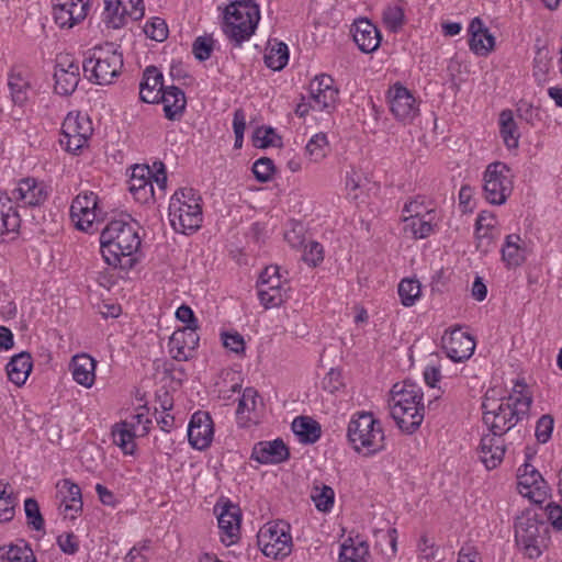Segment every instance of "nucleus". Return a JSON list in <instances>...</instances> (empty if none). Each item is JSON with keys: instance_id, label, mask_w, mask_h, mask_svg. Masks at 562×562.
I'll return each instance as SVG.
<instances>
[{"instance_id": "a18cd8bd", "label": "nucleus", "mask_w": 562, "mask_h": 562, "mask_svg": "<svg viewBox=\"0 0 562 562\" xmlns=\"http://www.w3.org/2000/svg\"><path fill=\"white\" fill-rule=\"evenodd\" d=\"M311 497L318 510L329 512L334 505L335 492L330 486L323 484L321 487L314 486Z\"/></svg>"}, {"instance_id": "5701e85b", "label": "nucleus", "mask_w": 562, "mask_h": 562, "mask_svg": "<svg viewBox=\"0 0 562 562\" xmlns=\"http://www.w3.org/2000/svg\"><path fill=\"white\" fill-rule=\"evenodd\" d=\"M165 89L164 76L158 68L155 66L146 67L139 83V100L145 103H158Z\"/></svg>"}, {"instance_id": "49530a36", "label": "nucleus", "mask_w": 562, "mask_h": 562, "mask_svg": "<svg viewBox=\"0 0 562 562\" xmlns=\"http://www.w3.org/2000/svg\"><path fill=\"white\" fill-rule=\"evenodd\" d=\"M114 442L123 450L125 454H133L135 449V434L128 428L127 423L122 424V428L113 430Z\"/></svg>"}, {"instance_id": "e433bc0d", "label": "nucleus", "mask_w": 562, "mask_h": 562, "mask_svg": "<svg viewBox=\"0 0 562 562\" xmlns=\"http://www.w3.org/2000/svg\"><path fill=\"white\" fill-rule=\"evenodd\" d=\"M58 492L63 495L61 504L64 512L74 510L80 513L82 510V495L80 487L69 479H64L57 484Z\"/></svg>"}, {"instance_id": "f03ea898", "label": "nucleus", "mask_w": 562, "mask_h": 562, "mask_svg": "<svg viewBox=\"0 0 562 562\" xmlns=\"http://www.w3.org/2000/svg\"><path fill=\"white\" fill-rule=\"evenodd\" d=\"M519 396L509 395L503 398L499 403L496 400H491L486 394L483 398L482 420L487 427L488 434L504 438L515 425L529 416L532 404L531 395H522L519 391Z\"/></svg>"}, {"instance_id": "423d86ee", "label": "nucleus", "mask_w": 562, "mask_h": 562, "mask_svg": "<svg viewBox=\"0 0 562 562\" xmlns=\"http://www.w3.org/2000/svg\"><path fill=\"white\" fill-rule=\"evenodd\" d=\"M123 54L113 43L94 47L91 57L86 58L82 69L86 77L97 85H109L121 75L123 68Z\"/></svg>"}, {"instance_id": "0eeeda50", "label": "nucleus", "mask_w": 562, "mask_h": 562, "mask_svg": "<svg viewBox=\"0 0 562 562\" xmlns=\"http://www.w3.org/2000/svg\"><path fill=\"white\" fill-rule=\"evenodd\" d=\"M257 542L268 558L278 560L288 557L292 551L290 525L282 520L267 524L259 530Z\"/></svg>"}, {"instance_id": "cd10ccee", "label": "nucleus", "mask_w": 562, "mask_h": 562, "mask_svg": "<svg viewBox=\"0 0 562 562\" xmlns=\"http://www.w3.org/2000/svg\"><path fill=\"white\" fill-rule=\"evenodd\" d=\"M8 88L14 105L23 106L29 100L31 82L27 71L13 67L8 74Z\"/></svg>"}, {"instance_id": "412c9836", "label": "nucleus", "mask_w": 562, "mask_h": 562, "mask_svg": "<svg viewBox=\"0 0 562 562\" xmlns=\"http://www.w3.org/2000/svg\"><path fill=\"white\" fill-rule=\"evenodd\" d=\"M214 510L217 513L218 528L231 539L228 544L234 543V538L239 535L241 522L239 506L227 501L223 505L216 504Z\"/></svg>"}, {"instance_id": "4d7b16f0", "label": "nucleus", "mask_w": 562, "mask_h": 562, "mask_svg": "<svg viewBox=\"0 0 562 562\" xmlns=\"http://www.w3.org/2000/svg\"><path fill=\"white\" fill-rule=\"evenodd\" d=\"M221 339L223 346L231 351L240 355L245 352V340L244 337L237 331H222Z\"/></svg>"}, {"instance_id": "a878e982", "label": "nucleus", "mask_w": 562, "mask_h": 562, "mask_svg": "<svg viewBox=\"0 0 562 562\" xmlns=\"http://www.w3.org/2000/svg\"><path fill=\"white\" fill-rule=\"evenodd\" d=\"M424 409V406H391V416L402 431L411 435L420 427Z\"/></svg>"}, {"instance_id": "aec40b11", "label": "nucleus", "mask_w": 562, "mask_h": 562, "mask_svg": "<svg viewBox=\"0 0 562 562\" xmlns=\"http://www.w3.org/2000/svg\"><path fill=\"white\" fill-rule=\"evenodd\" d=\"M54 79V90L57 94L71 95L80 81L79 65L72 60L58 63L55 67Z\"/></svg>"}, {"instance_id": "6e6d98bb", "label": "nucleus", "mask_w": 562, "mask_h": 562, "mask_svg": "<svg viewBox=\"0 0 562 562\" xmlns=\"http://www.w3.org/2000/svg\"><path fill=\"white\" fill-rule=\"evenodd\" d=\"M339 91L334 86L327 90H324L319 93L318 99H311L313 103H315L316 108L321 111L326 110L330 111L335 109L337 100H338Z\"/></svg>"}, {"instance_id": "8fccbe9b", "label": "nucleus", "mask_w": 562, "mask_h": 562, "mask_svg": "<svg viewBox=\"0 0 562 562\" xmlns=\"http://www.w3.org/2000/svg\"><path fill=\"white\" fill-rule=\"evenodd\" d=\"M145 34L156 42H164L168 37V26L164 19L155 16L144 26Z\"/></svg>"}, {"instance_id": "338daca9", "label": "nucleus", "mask_w": 562, "mask_h": 562, "mask_svg": "<svg viewBox=\"0 0 562 562\" xmlns=\"http://www.w3.org/2000/svg\"><path fill=\"white\" fill-rule=\"evenodd\" d=\"M63 138L60 139V144L65 146V149L69 153L76 154L87 143L88 138L72 134L69 132H61Z\"/></svg>"}, {"instance_id": "f3484780", "label": "nucleus", "mask_w": 562, "mask_h": 562, "mask_svg": "<svg viewBox=\"0 0 562 562\" xmlns=\"http://www.w3.org/2000/svg\"><path fill=\"white\" fill-rule=\"evenodd\" d=\"M12 200L21 201L27 206H38L48 198L47 186L34 178L20 180L18 187L11 191Z\"/></svg>"}, {"instance_id": "9b49d317", "label": "nucleus", "mask_w": 562, "mask_h": 562, "mask_svg": "<svg viewBox=\"0 0 562 562\" xmlns=\"http://www.w3.org/2000/svg\"><path fill=\"white\" fill-rule=\"evenodd\" d=\"M441 345L447 357L454 362L468 360L475 349L474 338L459 328L450 333L446 331L441 338Z\"/></svg>"}, {"instance_id": "0e129e2a", "label": "nucleus", "mask_w": 562, "mask_h": 562, "mask_svg": "<svg viewBox=\"0 0 562 562\" xmlns=\"http://www.w3.org/2000/svg\"><path fill=\"white\" fill-rule=\"evenodd\" d=\"M323 389L329 393H335L344 386L342 374L338 369H330L322 381Z\"/></svg>"}, {"instance_id": "2f4dec72", "label": "nucleus", "mask_w": 562, "mask_h": 562, "mask_svg": "<svg viewBox=\"0 0 562 562\" xmlns=\"http://www.w3.org/2000/svg\"><path fill=\"white\" fill-rule=\"evenodd\" d=\"M21 225V217L12 205V198L4 191H0V236L15 233Z\"/></svg>"}, {"instance_id": "f704fd0d", "label": "nucleus", "mask_w": 562, "mask_h": 562, "mask_svg": "<svg viewBox=\"0 0 562 562\" xmlns=\"http://www.w3.org/2000/svg\"><path fill=\"white\" fill-rule=\"evenodd\" d=\"M369 544L367 541L356 537H349L340 546L339 562H368Z\"/></svg>"}, {"instance_id": "4c0bfd02", "label": "nucleus", "mask_w": 562, "mask_h": 562, "mask_svg": "<svg viewBox=\"0 0 562 562\" xmlns=\"http://www.w3.org/2000/svg\"><path fill=\"white\" fill-rule=\"evenodd\" d=\"M499 133L508 149L518 147L520 135L510 110H503L499 114Z\"/></svg>"}, {"instance_id": "c756f323", "label": "nucleus", "mask_w": 562, "mask_h": 562, "mask_svg": "<svg viewBox=\"0 0 562 562\" xmlns=\"http://www.w3.org/2000/svg\"><path fill=\"white\" fill-rule=\"evenodd\" d=\"M70 369L74 380L85 386L91 387L94 383L95 360L89 355H76L72 357Z\"/></svg>"}, {"instance_id": "69168bd1", "label": "nucleus", "mask_w": 562, "mask_h": 562, "mask_svg": "<svg viewBox=\"0 0 562 562\" xmlns=\"http://www.w3.org/2000/svg\"><path fill=\"white\" fill-rule=\"evenodd\" d=\"M517 114L519 119L526 121L528 124L531 125H533L536 121L540 120L539 110L525 100H520L518 102Z\"/></svg>"}, {"instance_id": "79ce46f5", "label": "nucleus", "mask_w": 562, "mask_h": 562, "mask_svg": "<svg viewBox=\"0 0 562 562\" xmlns=\"http://www.w3.org/2000/svg\"><path fill=\"white\" fill-rule=\"evenodd\" d=\"M24 512L27 526L36 531H45V520L41 513L38 502L29 497L24 501Z\"/></svg>"}, {"instance_id": "de8ad7c7", "label": "nucleus", "mask_w": 562, "mask_h": 562, "mask_svg": "<svg viewBox=\"0 0 562 562\" xmlns=\"http://www.w3.org/2000/svg\"><path fill=\"white\" fill-rule=\"evenodd\" d=\"M328 146L327 136L324 133L315 134L306 144L305 150L311 160L319 161L326 156Z\"/></svg>"}, {"instance_id": "4468645a", "label": "nucleus", "mask_w": 562, "mask_h": 562, "mask_svg": "<svg viewBox=\"0 0 562 562\" xmlns=\"http://www.w3.org/2000/svg\"><path fill=\"white\" fill-rule=\"evenodd\" d=\"M214 429L211 415L204 411L195 412L189 423L188 439L190 445L198 450L210 447L213 440Z\"/></svg>"}, {"instance_id": "6e6552de", "label": "nucleus", "mask_w": 562, "mask_h": 562, "mask_svg": "<svg viewBox=\"0 0 562 562\" xmlns=\"http://www.w3.org/2000/svg\"><path fill=\"white\" fill-rule=\"evenodd\" d=\"M509 167L504 162H492L484 172V196L487 202L502 205L510 195L513 186L508 176Z\"/></svg>"}, {"instance_id": "09e8293b", "label": "nucleus", "mask_w": 562, "mask_h": 562, "mask_svg": "<svg viewBox=\"0 0 562 562\" xmlns=\"http://www.w3.org/2000/svg\"><path fill=\"white\" fill-rule=\"evenodd\" d=\"M252 172L257 181L266 183L272 179L276 172V166L272 159L261 157L252 165Z\"/></svg>"}, {"instance_id": "774afa93", "label": "nucleus", "mask_w": 562, "mask_h": 562, "mask_svg": "<svg viewBox=\"0 0 562 562\" xmlns=\"http://www.w3.org/2000/svg\"><path fill=\"white\" fill-rule=\"evenodd\" d=\"M548 520L557 531H562V506L551 502L546 506Z\"/></svg>"}, {"instance_id": "2eb2a0df", "label": "nucleus", "mask_w": 562, "mask_h": 562, "mask_svg": "<svg viewBox=\"0 0 562 562\" xmlns=\"http://www.w3.org/2000/svg\"><path fill=\"white\" fill-rule=\"evenodd\" d=\"M154 172L148 165H134L130 178V191L135 200L140 203H147L155 200Z\"/></svg>"}, {"instance_id": "37998d69", "label": "nucleus", "mask_w": 562, "mask_h": 562, "mask_svg": "<svg viewBox=\"0 0 562 562\" xmlns=\"http://www.w3.org/2000/svg\"><path fill=\"white\" fill-rule=\"evenodd\" d=\"M289 297L284 289L258 286V299L265 308L280 306Z\"/></svg>"}, {"instance_id": "7c9ffc66", "label": "nucleus", "mask_w": 562, "mask_h": 562, "mask_svg": "<svg viewBox=\"0 0 562 562\" xmlns=\"http://www.w3.org/2000/svg\"><path fill=\"white\" fill-rule=\"evenodd\" d=\"M32 357L29 352L22 351L11 358L5 370L9 380L18 386H22L32 371Z\"/></svg>"}, {"instance_id": "dca6fc26", "label": "nucleus", "mask_w": 562, "mask_h": 562, "mask_svg": "<svg viewBox=\"0 0 562 562\" xmlns=\"http://www.w3.org/2000/svg\"><path fill=\"white\" fill-rule=\"evenodd\" d=\"M250 458L260 464H279L289 460L290 451L284 441L277 438L255 443Z\"/></svg>"}, {"instance_id": "7ed1b4c3", "label": "nucleus", "mask_w": 562, "mask_h": 562, "mask_svg": "<svg viewBox=\"0 0 562 562\" xmlns=\"http://www.w3.org/2000/svg\"><path fill=\"white\" fill-rule=\"evenodd\" d=\"M347 439L352 449L366 457L385 449L382 423L371 412H356L348 423Z\"/></svg>"}, {"instance_id": "680f3d73", "label": "nucleus", "mask_w": 562, "mask_h": 562, "mask_svg": "<svg viewBox=\"0 0 562 562\" xmlns=\"http://www.w3.org/2000/svg\"><path fill=\"white\" fill-rule=\"evenodd\" d=\"M529 474H518V484L517 490L520 495L522 492H528V490L532 488L535 485L541 484L543 486V477L538 470H530Z\"/></svg>"}, {"instance_id": "ddd939ff", "label": "nucleus", "mask_w": 562, "mask_h": 562, "mask_svg": "<svg viewBox=\"0 0 562 562\" xmlns=\"http://www.w3.org/2000/svg\"><path fill=\"white\" fill-rule=\"evenodd\" d=\"M198 328L186 326L171 335L168 347L172 358L177 361H188L199 346Z\"/></svg>"}, {"instance_id": "e2e57ef3", "label": "nucleus", "mask_w": 562, "mask_h": 562, "mask_svg": "<svg viewBox=\"0 0 562 562\" xmlns=\"http://www.w3.org/2000/svg\"><path fill=\"white\" fill-rule=\"evenodd\" d=\"M334 85L331 76L322 74L316 76L310 83V97L311 99H318L319 93L324 90L329 89Z\"/></svg>"}, {"instance_id": "1a4fd4ad", "label": "nucleus", "mask_w": 562, "mask_h": 562, "mask_svg": "<svg viewBox=\"0 0 562 562\" xmlns=\"http://www.w3.org/2000/svg\"><path fill=\"white\" fill-rule=\"evenodd\" d=\"M169 217L170 224L177 233L190 235L202 225V204L198 202L194 204L182 203L178 198H171Z\"/></svg>"}, {"instance_id": "ea45409f", "label": "nucleus", "mask_w": 562, "mask_h": 562, "mask_svg": "<svg viewBox=\"0 0 562 562\" xmlns=\"http://www.w3.org/2000/svg\"><path fill=\"white\" fill-rule=\"evenodd\" d=\"M61 132H69L89 138L92 133L91 122L87 115L69 113L63 122Z\"/></svg>"}, {"instance_id": "bf43d9fd", "label": "nucleus", "mask_w": 562, "mask_h": 562, "mask_svg": "<svg viewBox=\"0 0 562 562\" xmlns=\"http://www.w3.org/2000/svg\"><path fill=\"white\" fill-rule=\"evenodd\" d=\"M383 21L386 26L396 32L404 23V11L401 7H390L383 13Z\"/></svg>"}, {"instance_id": "c85d7f7f", "label": "nucleus", "mask_w": 562, "mask_h": 562, "mask_svg": "<svg viewBox=\"0 0 562 562\" xmlns=\"http://www.w3.org/2000/svg\"><path fill=\"white\" fill-rule=\"evenodd\" d=\"M87 16L85 4L65 1L54 4V19L61 29H71Z\"/></svg>"}, {"instance_id": "3c124183", "label": "nucleus", "mask_w": 562, "mask_h": 562, "mask_svg": "<svg viewBox=\"0 0 562 562\" xmlns=\"http://www.w3.org/2000/svg\"><path fill=\"white\" fill-rule=\"evenodd\" d=\"M214 49V40L211 35L199 36L192 44V53L199 61L207 60Z\"/></svg>"}, {"instance_id": "864d4df0", "label": "nucleus", "mask_w": 562, "mask_h": 562, "mask_svg": "<svg viewBox=\"0 0 562 562\" xmlns=\"http://www.w3.org/2000/svg\"><path fill=\"white\" fill-rule=\"evenodd\" d=\"M553 426V417L549 414L542 415L536 424L535 436L537 438V441L540 443L548 442L549 439L551 438Z\"/></svg>"}, {"instance_id": "20e7f679", "label": "nucleus", "mask_w": 562, "mask_h": 562, "mask_svg": "<svg viewBox=\"0 0 562 562\" xmlns=\"http://www.w3.org/2000/svg\"><path fill=\"white\" fill-rule=\"evenodd\" d=\"M259 20V5L254 0H235L225 8L222 29L234 46H240L255 33Z\"/></svg>"}, {"instance_id": "f257e3e1", "label": "nucleus", "mask_w": 562, "mask_h": 562, "mask_svg": "<svg viewBox=\"0 0 562 562\" xmlns=\"http://www.w3.org/2000/svg\"><path fill=\"white\" fill-rule=\"evenodd\" d=\"M99 241L100 252L108 266L128 271L138 262L135 254L142 240L132 224L122 220L111 221L102 229Z\"/></svg>"}, {"instance_id": "603ef678", "label": "nucleus", "mask_w": 562, "mask_h": 562, "mask_svg": "<svg viewBox=\"0 0 562 562\" xmlns=\"http://www.w3.org/2000/svg\"><path fill=\"white\" fill-rule=\"evenodd\" d=\"M16 497L13 492L7 493L5 487L0 493V522H9L14 517Z\"/></svg>"}, {"instance_id": "b1692460", "label": "nucleus", "mask_w": 562, "mask_h": 562, "mask_svg": "<svg viewBox=\"0 0 562 562\" xmlns=\"http://www.w3.org/2000/svg\"><path fill=\"white\" fill-rule=\"evenodd\" d=\"M470 34L469 45L470 49L480 56H486L493 50L495 45V37L484 26L480 18H474L468 29Z\"/></svg>"}, {"instance_id": "4be33fe9", "label": "nucleus", "mask_w": 562, "mask_h": 562, "mask_svg": "<svg viewBox=\"0 0 562 562\" xmlns=\"http://www.w3.org/2000/svg\"><path fill=\"white\" fill-rule=\"evenodd\" d=\"M480 458L486 469L493 470L497 468L505 456V439L492 434H485L480 441Z\"/></svg>"}, {"instance_id": "39448f33", "label": "nucleus", "mask_w": 562, "mask_h": 562, "mask_svg": "<svg viewBox=\"0 0 562 562\" xmlns=\"http://www.w3.org/2000/svg\"><path fill=\"white\" fill-rule=\"evenodd\" d=\"M515 540L529 559H537L550 541L549 526L540 514L526 509L515 520Z\"/></svg>"}, {"instance_id": "58836bf2", "label": "nucleus", "mask_w": 562, "mask_h": 562, "mask_svg": "<svg viewBox=\"0 0 562 562\" xmlns=\"http://www.w3.org/2000/svg\"><path fill=\"white\" fill-rule=\"evenodd\" d=\"M289 61V48L283 42H276L265 54V64L268 68L280 71Z\"/></svg>"}, {"instance_id": "9d476101", "label": "nucleus", "mask_w": 562, "mask_h": 562, "mask_svg": "<svg viewBox=\"0 0 562 562\" xmlns=\"http://www.w3.org/2000/svg\"><path fill=\"white\" fill-rule=\"evenodd\" d=\"M387 99L392 114L401 122L411 123L419 113L415 97L401 82L390 87Z\"/></svg>"}, {"instance_id": "473e14b6", "label": "nucleus", "mask_w": 562, "mask_h": 562, "mask_svg": "<svg viewBox=\"0 0 562 562\" xmlns=\"http://www.w3.org/2000/svg\"><path fill=\"white\" fill-rule=\"evenodd\" d=\"M292 430L304 445L315 443L322 436V427L317 420L310 416H297L292 422Z\"/></svg>"}, {"instance_id": "c9c22d12", "label": "nucleus", "mask_w": 562, "mask_h": 562, "mask_svg": "<svg viewBox=\"0 0 562 562\" xmlns=\"http://www.w3.org/2000/svg\"><path fill=\"white\" fill-rule=\"evenodd\" d=\"M0 562H37L30 543L20 539L16 543L0 547Z\"/></svg>"}, {"instance_id": "f8f14e48", "label": "nucleus", "mask_w": 562, "mask_h": 562, "mask_svg": "<svg viewBox=\"0 0 562 562\" xmlns=\"http://www.w3.org/2000/svg\"><path fill=\"white\" fill-rule=\"evenodd\" d=\"M98 195L93 192H81L72 201L70 206L71 218H78L76 227L90 233L97 220Z\"/></svg>"}, {"instance_id": "6ab92c4d", "label": "nucleus", "mask_w": 562, "mask_h": 562, "mask_svg": "<svg viewBox=\"0 0 562 562\" xmlns=\"http://www.w3.org/2000/svg\"><path fill=\"white\" fill-rule=\"evenodd\" d=\"M105 3V24L108 27L120 29L124 26L126 15L137 21L144 16L145 8L143 0H136L135 3L131 4V10H127L126 3L115 4L114 0H104Z\"/></svg>"}, {"instance_id": "c03bdc74", "label": "nucleus", "mask_w": 562, "mask_h": 562, "mask_svg": "<svg viewBox=\"0 0 562 562\" xmlns=\"http://www.w3.org/2000/svg\"><path fill=\"white\" fill-rule=\"evenodd\" d=\"M397 292L402 304L412 306L420 295V283L415 279H403L398 284Z\"/></svg>"}, {"instance_id": "a211bd4d", "label": "nucleus", "mask_w": 562, "mask_h": 562, "mask_svg": "<svg viewBox=\"0 0 562 562\" xmlns=\"http://www.w3.org/2000/svg\"><path fill=\"white\" fill-rule=\"evenodd\" d=\"M358 48L366 54L376 50L381 43V34L378 27L368 19L356 20L350 29Z\"/></svg>"}, {"instance_id": "393cba45", "label": "nucleus", "mask_w": 562, "mask_h": 562, "mask_svg": "<svg viewBox=\"0 0 562 562\" xmlns=\"http://www.w3.org/2000/svg\"><path fill=\"white\" fill-rule=\"evenodd\" d=\"M391 406H424L423 393L420 387L406 380L403 383H395L391 390V398L389 401Z\"/></svg>"}, {"instance_id": "72a5a7b5", "label": "nucleus", "mask_w": 562, "mask_h": 562, "mask_svg": "<svg viewBox=\"0 0 562 562\" xmlns=\"http://www.w3.org/2000/svg\"><path fill=\"white\" fill-rule=\"evenodd\" d=\"M431 212L414 213L403 218V232L414 239L426 238L432 232Z\"/></svg>"}, {"instance_id": "5fc2aeb1", "label": "nucleus", "mask_w": 562, "mask_h": 562, "mask_svg": "<svg viewBox=\"0 0 562 562\" xmlns=\"http://www.w3.org/2000/svg\"><path fill=\"white\" fill-rule=\"evenodd\" d=\"M302 260L310 267H317L324 260L323 246L317 241H310L304 248Z\"/></svg>"}, {"instance_id": "a19ab883", "label": "nucleus", "mask_w": 562, "mask_h": 562, "mask_svg": "<svg viewBox=\"0 0 562 562\" xmlns=\"http://www.w3.org/2000/svg\"><path fill=\"white\" fill-rule=\"evenodd\" d=\"M252 144L257 148L281 147L282 138L271 126H258L252 133Z\"/></svg>"}, {"instance_id": "13d9d810", "label": "nucleus", "mask_w": 562, "mask_h": 562, "mask_svg": "<svg viewBox=\"0 0 562 562\" xmlns=\"http://www.w3.org/2000/svg\"><path fill=\"white\" fill-rule=\"evenodd\" d=\"M60 551L68 555H74L79 551V539L74 532H64L56 539Z\"/></svg>"}, {"instance_id": "bb28decb", "label": "nucleus", "mask_w": 562, "mask_h": 562, "mask_svg": "<svg viewBox=\"0 0 562 562\" xmlns=\"http://www.w3.org/2000/svg\"><path fill=\"white\" fill-rule=\"evenodd\" d=\"M159 102H162L165 116L170 121L180 120L187 105L183 90L176 86L166 87L160 94Z\"/></svg>"}, {"instance_id": "052dcab7", "label": "nucleus", "mask_w": 562, "mask_h": 562, "mask_svg": "<svg viewBox=\"0 0 562 562\" xmlns=\"http://www.w3.org/2000/svg\"><path fill=\"white\" fill-rule=\"evenodd\" d=\"M258 392L254 387H246L239 398L236 414L243 415L245 412L255 411L257 405Z\"/></svg>"}]
</instances>
